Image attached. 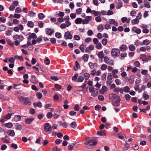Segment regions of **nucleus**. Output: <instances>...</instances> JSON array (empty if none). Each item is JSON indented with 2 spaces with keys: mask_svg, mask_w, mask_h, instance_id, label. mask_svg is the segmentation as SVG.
Returning <instances> with one entry per match:
<instances>
[{
  "mask_svg": "<svg viewBox=\"0 0 151 151\" xmlns=\"http://www.w3.org/2000/svg\"><path fill=\"white\" fill-rule=\"evenodd\" d=\"M18 98L20 102L22 104L25 105H31L32 103L31 99L23 96H20Z\"/></svg>",
  "mask_w": 151,
  "mask_h": 151,
  "instance_id": "nucleus-1",
  "label": "nucleus"
},
{
  "mask_svg": "<svg viewBox=\"0 0 151 151\" xmlns=\"http://www.w3.org/2000/svg\"><path fill=\"white\" fill-rule=\"evenodd\" d=\"M120 53L119 49L116 48H113L112 49L111 54V56L113 58H115L118 57Z\"/></svg>",
  "mask_w": 151,
  "mask_h": 151,
  "instance_id": "nucleus-2",
  "label": "nucleus"
},
{
  "mask_svg": "<svg viewBox=\"0 0 151 151\" xmlns=\"http://www.w3.org/2000/svg\"><path fill=\"white\" fill-rule=\"evenodd\" d=\"M104 60L106 63L109 64L110 65H113L114 64V61L112 60H110L107 56H105L104 57Z\"/></svg>",
  "mask_w": 151,
  "mask_h": 151,
  "instance_id": "nucleus-3",
  "label": "nucleus"
},
{
  "mask_svg": "<svg viewBox=\"0 0 151 151\" xmlns=\"http://www.w3.org/2000/svg\"><path fill=\"white\" fill-rule=\"evenodd\" d=\"M51 125L48 123H46L44 124V129L46 132L50 131L52 130Z\"/></svg>",
  "mask_w": 151,
  "mask_h": 151,
  "instance_id": "nucleus-4",
  "label": "nucleus"
},
{
  "mask_svg": "<svg viewBox=\"0 0 151 151\" xmlns=\"http://www.w3.org/2000/svg\"><path fill=\"white\" fill-rule=\"evenodd\" d=\"M13 39L15 40H19L20 42H21L24 40V37L21 35L16 34L13 36Z\"/></svg>",
  "mask_w": 151,
  "mask_h": 151,
  "instance_id": "nucleus-5",
  "label": "nucleus"
},
{
  "mask_svg": "<svg viewBox=\"0 0 151 151\" xmlns=\"http://www.w3.org/2000/svg\"><path fill=\"white\" fill-rule=\"evenodd\" d=\"M11 116L12 114H11L8 113L6 115L3 116L0 120V121L2 122H3L5 121L6 120L10 119L11 117Z\"/></svg>",
  "mask_w": 151,
  "mask_h": 151,
  "instance_id": "nucleus-6",
  "label": "nucleus"
},
{
  "mask_svg": "<svg viewBox=\"0 0 151 151\" xmlns=\"http://www.w3.org/2000/svg\"><path fill=\"white\" fill-rule=\"evenodd\" d=\"M18 27H15L13 28V30L14 32H18L20 30H22L24 29V27L22 24H19Z\"/></svg>",
  "mask_w": 151,
  "mask_h": 151,
  "instance_id": "nucleus-7",
  "label": "nucleus"
},
{
  "mask_svg": "<svg viewBox=\"0 0 151 151\" xmlns=\"http://www.w3.org/2000/svg\"><path fill=\"white\" fill-rule=\"evenodd\" d=\"M64 37L66 40L71 39H72L73 36L70 32L68 31L65 33Z\"/></svg>",
  "mask_w": 151,
  "mask_h": 151,
  "instance_id": "nucleus-8",
  "label": "nucleus"
},
{
  "mask_svg": "<svg viewBox=\"0 0 151 151\" xmlns=\"http://www.w3.org/2000/svg\"><path fill=\"white\" fill-rule=\"evenodd\" d=\"M132 31L136 33L137 34H139L141 32V29L136 27H134L132 28Z\"/></svg>",
  "mask_w": 151,
  "mask_h": 151,
  "instance_id": "nucleus-9",
  "label": "nucleus"
},
{
  "mask_svg": "<svg viewBox=\"0 0 151 151\" xmlns=\"http://www.w3.org/2000/svg\"><path fill=\"white\" fill-rule=\"evenodd\" d=\"M109 23L111 24H113L115 26L117 27L118 26V23L116 22L115 20L113 19H110L109 20Z\"/></svg>",
  "mask_w": 151,
  "mask_h": 151,
  "instance_id": "nucleus-10",
  "label": "nucleus"
},
{
  "mask_svg": "<svg viewBox=\"0 0 151 151\" xmlns=\"http://www.w3.org/2000/svg\"><path fill=\"white\" fill-rule=\"evenodd\" d=\"M94 49V47L93 45H91L86 47V52H90L91 51L93 50Z\"/></svg>",
  "mask_w": 151,
  "mask_h": 151,
  "instance_id": "nucleus-11",
  "label": "nucleus"
},
{
  "mask_svg": "<svg viewBox=\"0 0 151 151\" xmlns=\"http://www.w3.org/2000/svg\"><path fill=\"white\" fill-rule=\"evenodd\" d=\"M113 91L114 92L118 93L119 92L121 93H123V88H120L119 87H116L115 88Z\"/></svg>",
  "mask_w": 151,
  "mask_h": 151,
  "instance_id": "nucleus-12",
  "label": "nucleus"
},
{
  "mask_svg": "<svg viewBox=\"0 0 151 151\" xmlns=\"http://www.w3.org/2000/svg\"><path fill=\"white\" fill-rule=\"evenodd\" d=\"M33 118H27L25 119V122L27 124H29L32 123L34 120Z\"/></svg>",
  "mask_w": 151,
  "mask_h": 151,
  "instance_id": "nucleus-13",
  "label": "nucleus"
},
{
  "mask_svg": "<svg viewBox=\"0 0 151 151\" xmlns=\"http://www.w3.org/2000/svg\"><path fill=\"white\" fill-rule=\"evenodd\" d=\"M107 88L105 86H104L102 87V88L100 90V92L101 94H104V93L107 91Z\"/></svg>",
  "mask_w": 151,
  "mask_h": 151,
  "instance_id": "nucleus-14",
  "label": "nucleus"
},
{
  "mask_svg": "<svg viewBox=\"0 0 151 151\" xmlns=\"http://www.w3.org/2000/svg\"><path fill=\"white\" fill-rule=\"evenodd\" d=\"M46 34L50 35H51L54 32V30H52L50 29L47 28L45 29Z\"/></svg>",
  "mask_w": 151,
  "mask_h": 151,
  "instance_id": "nucleus-15",
  "label": "nucleus"
},
{
  "mask_svg": "<svg viewBox=\"0 0 151 151\" xmlns=\"http://www.w3.org/2000/svg\"><path fill=\"white\" fill-rule=\"evenodd\" d=\"M33 104L35 107L37 106L39 108H41L42 107L41 102L40 101L38 102H34L33 103Z\"/></svg>",
  "mask_w": 151,
  "mask_h": 151,
  "instance_id": "nucleus-16",
  "label": "nucleus"
},
{
  "mask_svg": "<svg viewBox=\"0 0 151 151\" xmlns=\"http://www.w3.org/2000/svg\"><path fill=\"white\" fill-rule=\"evenodd\" d=\"M150 43V41L147 39L144 40L142 42V43L140 44L141 45H148Z\"/></svg>",
  "mask_w": 151,
  "mask_h": 151,
  "instance_id": "nucleus-17",
  "label": "nucleus"
},
{
  "mask_svg": "<svg viewBox=\"0 0 151 151\" xmlns=\"http://www.w3.org/2000/svg\"><path fill=\"white\" fill-rule=\"evenodd\" d=\"M6 133L8 135L11 136L15 135V132L13 130H9L6 132Z\"/></svg>",
  "mask_w": 151,
  "mask_h": 151,
  "instance_id": "nucleus-18",
  "label": "nucleus"
},
{
  "mask_svg": "<svg viewBox=\"0 0 151 151\" xmlns=\"http://www.w3.org/2000/svg\"><path fill=\"white\" fill-rule=\"evenodd\" d=\"M122 21V22L124 23L125 22H126L127 23H129L130 21V19H127V18L126 17H123L121 19Z\"/></svg>",
  "mask_w": 151,
  "mask_h": 151,
  "instance_id": "nucleus-19",
  "label": "nucleus"
},
{
  "mask_svg": "<svg viewBox=\"0 0 151 151\" xmlns=\"http://www.w3.org/2000/svg\"><path fill=\"white\" fill-rule=\"evenodd\" d=\"M116 98L117 99L116 103H115L114 105L115 106H118L119 105V102L120 99V97L118 96H116Z\"/></svg>",
  "mask_w": 151,
  "mask_h": 151,
  "instance_id": "nucleus-20",
  "label": "nucleus"
},
{
  "mask_svg": "<svg viewBox=\"0 0 151 151\" xmlns=\"http://www.w3.org/2000/svg\"><path fill=\"white\" fill-rule=\"evenodd\" d=\"M83 21V19L81 18H76L75 21V23L77 24H81Z\"/></svg>",
  "mask_w": 151,
  "mask_h": 151,
  "instance_id": "nucleus-21",
  "label": "nucleus"
},
{
  "mask_svg": "<svg viewBox=\"0 0 151 151\" xmlns=\"http://www.w3.org/2000/svg\"><path fill=\"white\" fill-rule=\"evenodd\" d=\"M4 126L8 128H12L13 125L12 123L11 122H9L4 124Z\"/></svg>",
  "mask_w": 151,
  "mask_h": 151,
  "instance_id": "nucleus-22",
  "label": "nucleus"
},
{
  "mask_svg": "<svg viewBox=\"0 0 151 151\" xmlns=\"http://www.w3.org/2000/svg\"><path fill=\"white\" fill-rule=\"evenodd\" d=\"M97 143L96 142L94 141L93 142L92 144L89 145L87 147L89 149L92 148L94 146L96 145L97 144Z\"/></svg>",
  "mask_w": 151,
  "mask_h": 151,
  "instance_id": "nucleus-23",
  "label": "nucleus"
},
{
  "mask_svg": "<svg viewBox=\"0 0 151 151\" xmlns=\"http://www.w3.org/2000/svg\"><path fill=\"white\" fill-rule=\"evenodd\" d=\"M127 48V47L126 45H123L121 46L120 49L121 51L123 52L125 51Z\"/></svg>",
  "mask_w": 151,
  "mask_h": 151,
  "instance_id": "nucleus-24",
  "label": "nucleus"
},
{
  "mask_svg": "<svg viewBox=\"0 0 151 151\" xmlns=\"http://www.w3.org/2000/svg\"><path fill=\"white\" fill-rule=\"evenodd\" d=\"M106 134V132L104 130H102L97 132V134L100 136H105Z\"/></svg>",
  "mask_w": 151,
  "mask_h": 151,
  "instance_id": "nucleus-25",
  "label": "nucleus"
},
{
  "mask_svg": "<svg viewBox=\"0 0 151 151\" xmlns=\"http://www.w3.org/2000/svg\"><path fill=\"white\" fill-rule=\"evenodd\" d=\"M59 123H60V125L62 126L63 127L67 128V124L66 122H62V121H60Z\"/></svg>",
  "mask_w": 151,
  "mask_h": 151,
  "instance_id": "nucleus-26",
  "label": "nucleus"
},
{
  "mask_svg": "<svg viewBox=\"0 0 151 151\" xmlns=\"http://www.w3.org/2000/svg\"><path fill=\"white\" fill-rule=\"evenodd\" d=\"M131 23L133 24H138L139 22V21L138 19H137L136 18L132 20L131 21Z\"/></svg>",
  "mask_w": 151,
  "mask_h": 151,
  "instance_id": "nucleus-27",
  "label": "nucleus"
},
{
  "mask_svg": "<svg viewBox=\"0 0 151 151\" xmlns=\"http://www.w3.org/2000/svg\"><path fill=\"white\" fill-rule=\"evenodd\" d=\"M130 90L129 87L128 86H126L123 88V93L124 91L126 93L128 92Z\"/></svg>",
  "mask_w": 151,
  "mask_h": 151,
  "instance_id": "nucleus-28",
  "label": "nucleus"
},
{
  "mask_svg": "<svg viewBox=\"0 0 151 151\" xmlns=\"http://www.w3.org/2000/svg\"><path fill=\"white\" fill-rule=\"evenodd\" d=\"M21 119V116L19 115L15 116L14 117V120L15 121H19Z\"/></svg>",
  "mask_w": 151,
  "mask_h": 151,
  "instance_id": "nucleus-29",
  "label": "nucleus"
},
{
  "mask_svg": "<svg viewBox=\"0 0 151 151\" xmlns=\"http://www.w3.org/2000/svg\"><path fill=\"white\" fill-rule=\"evenodd\" d=\"M27 25L29 27L31 28L33 27L34 26V23L31 21H29L27 23Z\"/></svg>",
  "mask_w": 151,
  "mask_h": 151,
  "instance_id": "nucleus-30",
  "label": "nucleus"
},
{
  "mask_svg": "<svg viewBox=\"0 0 151 151\" xmlns=\"http://www.w3.org/2000/svg\"><path fill=\"white\" fill-rule=\"evenodd\" d=\"M98 57L101 59H102L104 57V54L103 52L101 51L99 52L98 53Z\"/></svg>",
  "mask_w": 151,
  "mask_h": 151,
  "instance_id": "nucleus-31",
  "label": "nucleus"
},
{
  "mask_svg": "<svg viewBox=\"0 0 151 151\" xmlns=\"http://www.w3.org/2000/svg\"><path fill=\"white\" fill-rule=\"evenodd\" d=\"M143 96L144 99L145 100L148 99L149 98V96L147 94V92L146 91L144 92L143 93Z\"/></svg>",
  "mask_w": 151,
  "mask_h": 151,
  "instance_id": "nucleus-32",
  "label": "nucleus"
},
{
  "mask_svg": "<svg viewBox=\"0 0 151 151\" xmlns=\"http://www.w3.org/2000/svg\"><path fill=\"white\" fill-rule=\"evenodd\" d=\"M117 4L118 5L116 7V8L117 9H120L122 6V2L121 1L119 0Z\"/></svg>",
  "mask_w": 151,
  "mask_h": 151,
  "instance_id": "nucleus-33",
  "label": "nucleus"
},
{
  "mask_svg": "<svg viewBox=\"0 0 151 151\" xmlns=\"http://www.w3.org/2000/svg\"><path fill=\"white\" fill-rule=\"evenodd\" d=\"M84 77L85 80H87L89 78L90 74L87 73H86L84 74Z\"/></svg>",
  "mask_w": 151,
  "mask_h": 151,
  "instance_id": "nucleus-34",
  "label": "nucleus"
},
{
  "mask_svg": "<svg viewBox=\"0 0 151 151\" xmlns=\"http://www.w3.org/2000/svg\"><path fill=\"white\" fill-rule=\"evenodd\" d=\"M88 55L87 54L84 55L83 56V59L84 61H87L88 60Z\"/></svg>",
  "mask_w": 151,
  "mask_h": 151,
  "instance_id": "nucleus-35",
  "label": "nucleus"
},
{
  "mask_svg": "<svg viewBox=\"0 0 151 151\" xmlns=\"http://www.w3.org/2000/svg\"><path fill=\"white\" fill-rule=\"evenodd\" d=\"M70 126L72 128L75 129L77 127V124L75 122H73L70 124Z\"/></svg>",
  "mask_w": 151,
  "mask_h": 151,
  "instance_id": "nucleus-36",
  "label": "nucleus"
},
{
  "mask_svg": "<svg viewBox=\"0 0 151 151\" xmlns=\"http://www.w3.org/2000/svg\"><path fill=\"white\" fill-rule=\"evenodd\" d=\"M84 80L83 77L81 76H79L77 79V81L78 82H81Z\"/></svg>",
  "mask_w": 151,
  "mask_h": 151,
  "instance_id": "nucleus-37",
  "label": "nucleus"
},
{
  "mask_svg": "<svg viewBox=\"0 0 151 151\" xmlns=\"http://www.w3.org/2000/svg\"><path fill=\"white\" fill-rule=\"evenodd\" d=\"M14 58L16 59H19L21 61H23V58L22 56H19L17 55H16L14 56Z\"/></svg>",
  "mask_w": 151,
  "mask_h": 151,
  "instance_id": "nucleus-38",
  "label": "nucleus"
},
{
  "mask_svg": "<svg viewBox=\"0 0 151 151\" xmlns=\"http://www.w3.org/2000/svg\"><path fill=\"white\" fill-rule=\"evenodd\" d=\"M115 82L117 85H120L122 83L121 81L119 79H116L115 80Z\"/></svg>",
  "mask_w": 151,
  "mask_h": 151,
  "instance_id": "nucleus-39",
  "label": "nucleus"
},
{
  "mask_svg": "<svg viewBox=\"0 0 151 151\" xmlns=\"http://www.w3.org/2000/svg\"><path fill=\"white\" fill-rule=\"evenodd\" d=\"M16 129L17 130H21L22 129V126L18 124H17L15 126Z\"/></svg>",
  "mask_w": 151,
  "mask_h": 151,
  "instance_id": "nucleus-40",
  "label": "nucleus"
},
{
  "mask_svg": "<svg viewBox=\"0 0 151 151\" xmlns=\"http://www.w3.org/2000/svg\"><path fill=\"white\" fill-rule=\"evenodd\" d=\"M7 42L8 45L11 47H13L14 45V43H13L11 40H9L7 41Z\"/></svg>",
  "mask_w": 151,
  "mask_h": 151,
  "instance_id": "nucleus-41",
  "label": "nucleus"
},
{
  "mask_svg": "<svg viewBox=\"0 0 151 151\" xmlns=\"http://www.w3.org/2000/svg\"><path fill=\"white\" fill-rule=\"evenodd\" d=\"M107 68V65L106 64H103L101 67L100 68L102 70H105Z\"/></svg>",
  "mask_w": 151,
  "mask_h": 151,
  "instance_id": "nucleus-42",
  "label": "nucleus"
},
{
  "mask_svg": "<svg viewBox=\"0 0 151 151\" xmlns=\"http://www.w3.org/2000/svg\"><path fill=\"white\" fill-rule=\"evenodd\" d=\"M129 50L132 51L134 50L135 49V47L133 45H130L129 46Z\"/></svg>",
  "mask_w": 151,
  "mask_h": 151,
  "instance_id": "nucleus-43",
  "label": "nucleus"
},
{
  "mask_svg": "<svg viewBox=\"0 0 151 151\" xmlns=\"http://www.w3.org/2000/svg\"><path fill=\"white\" fill-rule=\"evenodd\" d=\"M144 6L145 7L148 8H150L151 7L149 3L147 1L144 2Z\"/></svg>",
  "mask_w": 151,
  "mask_h": 151,
  "instance_id": "nucleus-44",
  "label": "nucleus"
},
{
  "mask_svg": "<svg viewBox=\"0 0 151 151\" xmlns=\"http://www.w3.org/2000/svg\"><path fill=\"white\" fill-rule=\"evenodd\" d=\"M39 18L40 19H42L45 17V15L43 13H40L38 14Z\"/></svg>",
  "mask_w": 151,
  "mask_h": 151,
  "instance_id": "nucleus-45",
  "label": "nucleus"
},
{
  "mask_svg": "<svg viewBox=\"0 0 151 151\" xmlns=\"http://www.w3.org/2000/svg\"><path fill=\"white\" fill-rule=\"evenodd\" d=\"M35 14V13L32 11L29 12L28 14L31 17H34Z\"/></svg>",
  "mask_w": 151,
  "mask_h": 151,
  "instance_id": "nucleus-46",
  "label": "nucleus"
},
{
  "mask_svg": "<svg viewBox=\"0 0 151 151\" xmlns=\"http://www.w3.org/2000/svg\"><path fill=\"white\" fill-rule=\"evenodd\" d=\"M134 65L137 67H139L140 65V64L139 61H136L134 62Z\"/></svg>",
  "mask_w": 151,
  "mask_h": 151,
  "instance_id": "nucleus-47",
  "label": "nucleus"
},
{
  "mask_svg": "<svg viewBox=\"0 0 151 151\" xmlns=\"http://www.w3.org/2000/svg\"><path fill=\"white\" fill-rule=\"evenodd\" d=\"M82 11V9L81 8H79L77 9L76 12V13L78 14H81Z\"/></svg>",
  "mask_w": 151,
  "mask_h": 151,
  "instance_id": "nucleus-48",
  "label": "nucleus"
},
{
  "mask_svg": "<svg viewBox=\"0 0 151 151\" xmlns=\"http://www.w3.org/2000/svg\"><path fill=\"white\" fill-rule=\"evenodd\" d=\"M148 70H142L141 73L143 75H146L148 73Z\"/></svg>",
  "mask_w": 151,
  "mask_h": 151,
  "instance_id": "nucleus-49",
  "label": "nucleus"
},
{
  "mask_svg": "<svg viewBox=\"0 0 151 151\" xmlns=\"http://www.w3.org/2000/svg\"><path fill=\"white\" fill-rule=\"evenodd\" d=\"M97 29L99 31L101 32L103 30L104 27L102 25H99Z\"/></svg>",
  "mask_w": 151,
  "mask_h": 151,
  "instance_id": "nucleus-50",
  "label": "nucleus"
},
{
  "mask_svg": "<svg viewBox=\"0 0 151 151\" xmlns=\"http://www.w3.org/2000/svg\"><path fill=\"white\" fill-rule=\"evenodd\" d=\"M92 19V17L91 16H88L86 17L85 19L89 22Z\"/></svg>",
  "mask_w": 151,
  "mask_h": 151,
  "instance_id": "nucleus-51",
  "label": "nucleus"
},
{
  "mask_svg": "<svg viewBox=\"0 0 151 151\" xmlns=\"http://www.w3.org/2000/svg\"><path fill=\"white\" fill-rule=\"evenodd\" d=\"M36 96L38 99H40L42 97V94L41 93L38 92L36 94Z\"/></svg>",
  "mask_w": 151,
  "mask_h": 151,
  "instance_id": "nucleus-52",
  "label": "nucleus"
},
{
  "mask_svg": "<svg viewBox=\"0 0 151 151\" xmlns=\"http://www.w3.org/2000/svg\"><path fill=\"white\" fill-rule=\"evenodd\" d=\"M102 45L100 42L98 43L96 45V47L97 49H101V47Z\"/></svg>",
  "mask_w": 151,
  "mask_h": 151,
  "instance_id": "nucleus-53",
  "label": "nucleus"
},
{
  "mask_svg": "<svg viewBox=\"0 0 151 151\" xmlns=\"http://www.w3.org/2000/svg\"><path fill=\"white\" fill-rule=\"evenodd\" d=\"M1 140L2 142L4 143H9V141L6 139H5V138H1Z\"/></svg>",
  "mask_w": 151,
  "mask_h": 151,
  "instance_id": "nucleus-54",
  "label": "nucleus"
},
{
  "mask_svg": "<svg viewBox=\"0 0 151 151\" xmlns=\"http://www.w3.org/2000/svg\"><path fill=\"white\" fill-rule=\"evenodd\" d=\"M111 26L108 24H106L105 25V28L106 29H110L111 28Z\"/></svg>",
  "mask_w": 151,
  "mask_h": 151,
  "instance_id": "nucleus-55",
  "label": "nucleus"
},
{
  "mask_svg": "<svg viewBox=\"0 0 151 151\" xmlns=\"http://www.w3.org/2000/svg\"><path fill=\"white\" fill-rule=\"evenodd\" d=\"M92 13L95 16H97L99 14V12L95 10H93L92 11Z\"/></svg>",
  "mask_w": 151,
  "mask_h": 151,
  "instance_id": "nucleus-56",
  "label": "nucleus"
},
{
  "mask_svg": "<svg viewBox=\"0 0 151 151\" xmlns=\"http://www.w3.org/2000/svg\"><path fill=\"white\" fill-rule=\"evenodd\" d=\"M29 37L33 39H35L37 38V35L35 33H33L29 36Z\"/></svg>",
  "mask_w": 151,
  "mask_h": 151,
  "instance_id": "nucleus-57",
  "label": "nucleus"
},
{
  "mask_svg": "<svg viewBox=\"0 0 151 151\" xmlns=\"http://www.w3.org/2000/svg\"><path fill=\"white\" fill-rule=\"evenodd\" d=\"M74 109L75 111H78L79 109V107L78 104H76L74 106Z\"/></svg>",
  "mask_w": 151,
  "mask_h": 151,
  "instance_id": "nucleus-58",
  "label": "nucleus"
},
{
  "mask_svg": "<svg viewBox=\"0 0 151 151\" xmlns=\"http://www.w3.org/2000/svg\"><path fill=\"white\" fill-rule=\"evenodd\" d=\"M125 97L127 101H129L130 100L131 97L128 94H126L125 96Z\"/></svg>",
  "mask_w": 151,
  "mask_h": 151,
  "instance_id": "nucleus-59",
  "label": "nucleus"
},
{
  "mask_svg": "<svg viewBox=\"0 0 151 151\" xmlns=\"http://www.w3.org/2000/svg\"><path fill=\"white\" fill-rule=\"evenodd\" d=\"M88 64L89 66L91 69L93 68L94 67L95 64H94L91 62L89 63Z\"/></svg>",
  "mask_w": 151,
  "mask_h": 151,
  "instance_id": "nucleus-60",
  "label": "nucleus"
},
{
  "mask_svg": "<svg viewBox=\"0 0 151 151\" xmlns=\"http://www.w3.org/2000/svg\"><path fill=\"white\" fill-rule=\"evenodd\" d=\"M93 34V32L92 30L89 29L87 32V34L89 36H91Z\"/></svg>",
  "mask_w": 151,
  "mask_h": 151,
  "instance_id": "nucleus-61",
  "label": "nucleus"
},
{
  "mask_svg": "<svg viewBox=\"0 0 151 151\" xmlns=\"http://www.w3.org/2000/svg\"><path fill=\"white\" fill-rule=\"evenodd\" d=\"M15 11L17 13H21L22 11V10L20 8L17 7Z\"/></svg>",
  "mask_w": 151,
  "mask_h": 151,
  "instance_id": "nucleus-62",
  "label": "nucleus"
},
{
  "mask_svg": "<svg viewBox=\"0 0 151 151\" xmlns=\"http://www.w3.org/2000/svg\"><path fill=\"white\" fill-rule=\"evenodd\" d=\"M107 40L106 38L103 39L102 40V43L104 45H106L107 44Z\"/></svg>",
  "mask_w": 151,
  "mask_h": 151,
  "instance_id": "nucleus-63",
  "label": "nucleus"
},
{
  "mask_svg": "<svg viewBox=\"0 0 151 151\" xmlns=\"http://www.w3.org/2000/svg\"><path fill=\"white\" fill-rule=\"evenodd\" d=\"M11 147L14 149H17L18 148L17 145L15 143H12L11 145Z\"/></svg>",
  "mask_w": 151,
  "mask_h": 151,
  "instance_id": "nucleus-64",
  "label": "nucleus"
}]
</instances>
